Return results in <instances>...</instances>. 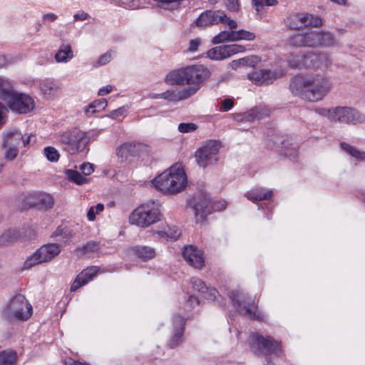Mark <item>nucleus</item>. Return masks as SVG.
Returning <instances> with one entry per match:
<instances>
[{"mask_svg": "<svg viewBox=\"0 0 365 365\" xmlns=\"http://www.w3.org/2000/svg\"><path fill=\"white\" fill-rule=\"evenodd\" d=\"M197 125L193 123H181L178 125V130L182 133H187L195 131Z\"/></svg>", "mask_w": 365, "mask_h": 365, "instance_id": "nucleus-50", "label": "nucleus"}, {"mask_svg": "<svg viewBox=\"0 0 365 365\" xmlns=\"http://www.w3.org/2000/svg\"><path fill=\"white\" fill-rule=\"evenodd\" d=\"M104 210V205L98 203L96 206H92L89 208L87 212V217L89 221H93L96 219V215L99 214Z\"/></svg>", "mask_w": 365, "mask_h": 365, "instance_id": "nucleus-46", "label": "nucleus"}, {"mask_svg": "<svg viewBox=\"0 0 365 365\" xmlns=\"http://www.w3.org/2000/svg\"><path fill=\"white\" fill-rule=\"evenodd\" d=\"M187 207L193 211L197 222L203 221L212 211H220L225 208L224 204L220 202H212L210 196L202 190L195 193L187 200Z\"/></svg>", "mask_w": 365, "mask_h": 365, "instance_id": "nucleus-7", "label": "nucleus"}, {"mask_svg": "<svg viewBox=\"0 0 365 365\" xmlns=\"http://www.w3.org/2000/svg\"><path fill=\"white\" fill-rule=\"evenodd\" d=\"M282 147L284 148V150L283 151V154L289 158L290 159L294 160L298 155V150L296 148V147H293L291 148H288L286 147V145L287 144L286 141H282L281 142Z\"/></svg>", "mask_w": 365, "mask_h": 365, "instance_id": "nucleus-49", "label": "nucleus"}, {"mask_svg": "<svg viewBox=\"0 0 365 365\" xmlns=\"http://www.w3.org/2000/svg\"><path fill=\"white\" fill-rule=\"evenodd\" d=\"M210 76L209 69L202 64H195L175 69L169 72L165 82L171 86L191 85L187 88H195L197 91L200 85Z\"/></svg>", "mask_w": 365, "mask_h": 365, "instance_id": "nucleus-2", "label": "nucleus"}, {"mask_svg": "<svg viewBox=\"0 0 365 365\" xmlns=\"http://www.w3.org/2000/svg\"><path fill=\"white\" fill-rule=\"evenodd\" d=\"M185 319L180 315H175L173 317L174 330L172 337L170 339L168 346L170 349H175L179 346L183 341V334L185 331Z\"/></svg>", "mask_w": 365, "mask_h": 365, "instance_id": "nucleus-19", "label": "nucleus"}, {"mask_svg": "<svg viewBox=\"0 0 365 365\" xmlns=\"http://www.w3.org/2000/svg\"><path fill=\"white\" fill-rule=\"evenodd\" d=\"M131 251L138 258L145 262L154 258L156 255L154 248L145 245L134 246Z\"/></svg>", "mask_w": 365, "mask_h": 365, "instance_id": "nucleus-27", "label": "nucleus"}, {"mask_svg": "<svg viewBox=\"0 0 365 365\" xmlns=\"http://www.w3.org/2000/svg\"><path fill=\"white\" fill-rule=\"evenodd\" d=\"M250 348L258 356H264L267 361H271L272 356H278L282 351V343L272 336H264L259 333H253L250 336Z\"/></svg>", "mask_w": 365, "mask_h": 365, "instance_id": "nucleus-8", "label": "nucleus"}, {"mask_svg": "<svg viewBox=\"0 0 365 365\" xmlns=\"http://www.w3.org/2000/svg\"><path fill=\"white\" fill-rule=\"evenodd\" d=\"M67 178L71 182L76 183V185H84L88 182V179L83 176L78 171L75 170L68 169L65 172Z\"/></svg>", "mask_w": 365, "mask_h": 365, "instance_id": "nucleus-34", "label": "nucleus"}, {"mask_svg": "<svg viewBox=\"0 0 365 365\" xmlns=\"http://www.w3.org/2000/svg\"><path fill=\"white\" fill-rule=\"evenodd\" d=\"M334 111V108H331L330 109L327 108H318L316 109V112L319 113L320 115L322 116H327L328 119L331 121V112Z\"/></svg>", "mask_w": 365, "mask_h": 365, "instance_id": "nucleus-60", "label": "nucleus"}, {"mask_svg": "<svg viewBox=\"0 0 365 365\" xmlns=\"http://www.w3.org/2000/svg\"><path fill=\"white\" fill-rule=\"evenodd\" d=\"M273 191L263 187H257L247 192L246 197L252 202L267 200L272 198Z\"/></svg>", "mask_w": 365, "mask_h": 365, "instance_id": "nucleus-26", "label": "nucleus"}, {"mask_svg": "<svg viewBox=\"0 0 365 365\" xmlns=\"http://www.w3.org/2000/svg\"><path fill=\"white\" fill-rule=\"evenodd\" d=\"M153 184L158 190L175 194L181 192L187 185L186 174L180 166L173 165L158 175Z\"/></svg>", "mask_w": 365, "mask_h": 365, "instance_id": "nucleus-3", "label": "nucleus"}, {"mask_svg": "<svg viewBox=\"0 0 365 365\" xmlns=\"http://www.w3.org/2000/svg\"><path fill=\"white\" fill-rule=\"evenodd\" d=\"M125 110L123 107L113 110L110 112V116L113 118H116L119 116L123 115L124 114Z\"/></svg>", "mask_w": 365, "mask_h": 365, "instance_id": "nucleus-63", "label": "nucleus"}, {"mask_svg": "<svg viewBox=\"0 0 365 365\" xmlns=\"http://www.w3.org/2000/svg\"><path fill=\"white\" fill-rule=\"evenodd\" d=\"M45 262L40 255L38 250L30 257H29L24 262V269H29L34 266Z\"/></svg>", "mask_w": 365, "mask_h": 365, "instance_id": "nucleus-40", "label": "nucleus"}, {"mask_svg": "<svg viewBox=\"0 0 365 365\" xmlns=\"http://www.w3.org/2000/svg\"><path fill=\"white\" fill-rule=\"evenodd\" d=\"M41 257L47 262L59 255L61 251V245L57 243H48L38 249Z\"/></svg>", "mask_w": 365, "mask_h": 365, "instance_id": "nucleus-25", "label": "nucleus"}, {"mask_svg": "<svg viewBox=\"0 0 365 365\" xmlns=\"http://www.w3.org/2000/svg\"><path fill=\"white\" fill-rule=\"evenodd\" d=\"M107 104V101L104 98L96 100L84 108V113L88 117H90V108H92L91 113H95L103 110Z\"/></svg>", "mask_w": 365, "mask_h": 365, "instance_id": "nucleus-36", "label": "nucleus"}, {"mask_svg": "<svg viewBox=\"0 0 365 365\" xmlns=\"http://www.w3.org/2000/svg\"><path fill=\"white\" fill-rule=\"evenodd\" d=\"M112 91V86L110 85H108L106 86L102 87L98 91V95L103 96L110 93Z\"/></svg>", "mask_w": 365, "mask_h": 365, "instance_id": "nucleus-64", "label": "nucleus"}, {"mask_svg": "<svg viewBox=\"0 0 365 365\" xmlns=\"http://www.w3.org/2000/svg\"><path fill=\"white\" fill-rule=\"evenodd\" d=\"M225 4L231 11H237L239 9V0H225Z\"/></svg>", "mask_w": 365, "mask_h": 365, "instance_id": "nucleus-57", "label": "nucleus"}, {"mask_svg": "<svg viewBox=\"0 0 365 365\" xmlns=\"http://www.w3.org/2000/svg\"><path fill=\"white\" fill-rule=\"evenodd\" d=\"M200 43V39L197 38V39L190 40V41L189 43L188 51L190 52L196 51L198 48Z\"/></svg>", "mask_w": 365, "mask_h": 365, "instance_id": "nucleus-61", "label": "nucleus"}, {"mask_svg": "<svg viewBox=\"0 0 365 365\" xmlns=\"http://www.w3.org/2000/svg\"><path fill=\"white\" fill-rule=\"evenodd\" d=\"M256 115L255 108H254L244 114L243 119L247 121H254L257 119Z\"/></svg>", "mask_w": 365, "mask_h": 365, "instance_id": "nucleus-59", "label": "nucleus"}, {"mask_svg": "<svg viewBox=\"0 0 365 365\" xmlns=\"http://www.w3.org/2000/svg\"><path fill=\"white\" fill-rule=\"evenodd\" d=\"M38 86L44 98L48 99L56 96L60 89L58 81L52 78L41 80Z\"/></svg>", "mask_w": 365, "mask_h": 365, "instance_id": "nucleus-23", "label": "nucleus"}, {"mask_svg": "<svg viewBox=\"0 0 365 365\" xmlns=\"http://www.w3.org/2000/svg\"><path fill=\"white\" fill-rule=\"evenodd\" d=\"M34 197L35 202H29L30 207H38L40 209L48 210L54 205V198L51 194L38 193L29 195L28 197Z\"/></svg>", "mask_w": 365, "mask_h": 365, "instance_id": "nucleus-24", "label": "nucleus"}, {"mask_svg": "<svg viewBox=\"0 0 365 365\" xmlns=\"http://www.w3.org/2000/svg\"><path fill=\"white\" fill-rule=\"evenodd\" d=\"M341 148L356 159L365 160V152L358 150L356 148L350 145L347 143L341 142L340 143Z\"/></svg>", "mask_w": 365, "mask_h": 365, "instance_id": "nucleus-37", "label": "nucleus"}, {"mask_svg": "<svg viewBox=\"0 0 365 365\" xmlns=\"http://www.w3.org/2000/svg\"><path fill=\"white\" fill-rule=\"evenodd\" d=\"M86 284V282L83 278H79V274L77 275L76 279L71 286V291L76 292L81 287Z\"/></svg>", "mask_w": 365, "mask_h": 365, "instance_id": "nucleus-56", "label": "nucleus"}, {"mask_svg": "<svg viewBox=\"0 0 365 365\" xmlns=\"http://www.w3.org/2000/svg\"><path fill=\"white\" fill-rule=\"evenodd\" d=\"M44 155L51 162H56L58 160L60 155L58 151L53 147H46L43 150Z\"/></svg>", "mask_w": 365, "mask_h": 365, "instance_id": "nucleus-44", "label": "nucleus"}, {"mask_svg": "<svg viewBox=\"0 0 365 365\" xmlns=\"http://www.w3.org/2000/svg\"><path fill=\"white\" fill-rule=\"evenodd\" d=\"M289 43L295 47H329L334 45V37L329 31L309 29L305 33L291 36Z\"/></svg>", "mask_w": 365, "mask_h": 365, "instance_id": "nucleus-6", "label": "nucleus"}, {"mask_svg": "<svg viewBox=\"0 0 365 365\" xmlns=\"http://www.w3.org/2000/svg\"><path fill=\"white\" fill-rule=\"evenodd\" d=\"M52 237H61L63 242H67L71 237V232L66 227H58Z\"/></svg>", "mask_w": 365, "mask_h": 365, "instance_id": "nucleus-47", "label": "nucleus"}, {"mask_svg": "<svg viewBox=\"0 0 365 365\" xmlns=\"http://www.w3.org/2000/svg\"><path fill=\"white\" fill-rule=\"evenodd\" d=\"M132 146L135 157L148 156L151 151L149 145L142 143H132Z\"/></svg>", "mask_w": 365, "mask_h": 365, "instance_id": "nucleus-39", "label": "nucleus"}, {"mask_svg": "<svg viewBox=\"0 0 365 365\" xmlns=\"http://www.w3.org/2000/svg\"><path fill=\"white\" fill-rule=\"evenodd\" d=\"M225 41H235V31H222L213 37V44H219Z\"/></svg>", "mask_w": 365, "mask_h": 365, "instance_id": "nucleus-38", "label": "nucleus"}, {"mask_svg": "<svg viewBox=\"0 0 365 365\" xmlns=\"http://www.w3.org/2000/svg\"><path fill=\"white\" fill-rule=\"evenodd\" d=\"M297 57L301 58L302 67L310 68L319 66L317 63V53H316L312 51L307 52V53H300Z\"/></svg>", "mask_w": 365, "mask_h": 365, "instance_id": "nucleus-30", "label": "nucleus"}, {"mask_svg": "<svg viewBox=\"0 0 365 365\" xmlns=\"http://www.w3.org/2000/svg\"><path fill=\"white\" fill-rule=\"evenodd\" d=\"M33 308L24 295L17 294L7 302L1 312V317L9 322L27 321L32 315Z\"/></svg>", "mask_w": 365, "mask_h": 365, "instance_id": "nucleus-5", "label": "nucleus"}, {"mask_svg": "<svg viewBox=\"0 0 365 365\" xmlns=\"http://www.w3.org/2000/svg\"><path fill=\"white\" fill-rule=\"evenodd\" d=\"M300 53L297 54L291 53L287 59V63L289 66L292 68H302V64H301V58H298L297 56Z\"/></svg>", "mask_w": 365, "mask_h": 365, "instance_id": "nucleus-51", "label": "nucleus"}, {"mask_svg": "<svg viewBox=\"0 0 365 365\" xmlns=\"http://www.w3.org/2000/svg\"><path fill=\"white\" fill-rule=\"evenodd\" d=\"M22 140V134L17 130H13L4 133L2 148L5 150L4 158L7 160H13L19 153V145Z\"/></svg>", "mask_w": 365, "mask_h": 365, "instance_id": "nucleus-15", "label": "nucleus"}, {"mask_svg": "<svg viewBox=\"0 0 365 365\" xmlns=\"http://www.w3.org/2000/svg\"><path fill=\"white\" fill-rule=\"evenodd\" d=\"M289 88L294 95L314 102L322 99L329 92L331 83L323 76L306 78L299 75L291 80Z\"/></svg>", "mask_w": 365, "mask_h": 365, "instance_id": "nucleus-1", "label": "nucleus"}, {"mask_svg": "<svg viewBox=\"0 0 365 365\" xmlns=\"http://www.w3.org/2000/svg\"><path fill=\"white\" fill-rule=\"evenodd\" d=\"M80 170L85 176L89 175L94 171L93 165L89 163H83L80 166Z\"/></svg>", "mask_w": 365, "mask_h": 365, "instance_id": "nucleus-55", "label": "nucleus"}, {"mask_svg": "<svg viewBox=\"0 0 365 365\" xmlns=\"http://www.w3.org/2000/svg\"><path fill=\"white\" fill-rule=\"evenodd\" d=\"M190 283L193 289L201 293L207 299L215 300L219 294L218 291L215 288L208 287L202 279L197 277H192Z\"/></svg>", "mask_w": 365, "mask_h": 365, "instance_id": "nucleus-22", "label": "nucleus"}, {"mask_svg": "<svg viewBox=\"0 0 365 365\" xmlns=\"http://www.w3.org/2000/svg\"><path fill=\"white\" fill-rule=\"evenodd\" d=\"M157 200L148 202L137 207L130 215V221L138 227H147L160 220L161 213Z\"/></svg>", "mask_w": 365, "mask_h": 365, "instance_id": "nucleus-9", "label": "nucleus"}, {"mask_svg": "<svg viewBox=\"0 0 365 365\" xmlns=\"http://www.w3.org/2000/svg\"><path fill=\"white\" fill-rule=\"evenodd\" d=\"M90 18V16L83 11L73 15L74 21H84Z\"/></svg>", "mask_w": 365, "mask_h": 365, "instance_id": "nucleus-62", "label": "nucleus"}, {"mask_svg": "<svg viewBox=\"0 0 365 365\" xmlns=\"http://www.w3.org/2000/svg\"><path fill=\"white\" fill-rule=\"evenodd\" d=\"M245 47L238 44L223 45L211 48L207 51V56L212 60H222L231 56L242 53Z\"/></svg>", "mask_w": 365, "mask_h": 365, "instance_id": "nucleus-17", "label": "nucleus"}, {"mask_svg": "<svg viewBox=\"0 0 365 365\" xmlns=\"http://www.w3.org/2000/svg\"><path fill=\"white\" fill-rule=\"evenodd\" d=\"M17 359L16 352L13 350L0 351V365H14Z\"/></svg>", "mask_w": 365, "mask_h": 365, "instance_id": "nucleus-35", "label": "nucleus"}, {"mask_svg": "<svg viewBox=\"0 0 365 365\" xmlns=\"http://www.w3.org/2000/svg\"><path fill=\"white\" fill-rule=\"evenodd\" d=\"M14 93L10 82L0 78V98L7 103Z\"/></svg>", "mask_w": 365, "mask_h": 365, "instance_id": "nucleus-31", "label": "nucleus"}, {"mask_svg": "<svg viewBox=\"0 0 365 365\" xmlns=\"http://www.w3.org/2000/svg\"><path fill=\"white\" fill-rule=\"evenodd\" d=\"M196 93L197 88H184L178 91H167L160 94H158V96L169 101L177 102L187 99L195 95Z\"/></svg>", "mask_w": 365, "mask_h": 365, "instance_id": "nucleus-21", "label": "nucleus"}, {"mask_svg": "<svg viewBox=\"0 0 365 365\" xmlns=\"http://www.w3.org/2000/svg\"><path fill=\"white\" fill-rule=\"evenodd\" d=\"M113 53V51L112 50H109L104 54H102L98 58V64L99 66H103L110 62L112 58Z\"/></svg>", "mask_w": 365, "mask_h": 365, "instance_id": "nucleus-53", "label": "nucleus"}, {"mask_svg": "<svg viewBox=\"0 0 365 365\" xmlns=\"http://www.w3.org/2000/svg\"><path fill=\"white\" fill-rule=\"evenodd\" d=\"M100 249V242L91 240L88 241L85 245L78 247L75 250V253L78 256H82L86 253H93Z\"/></svg>", "mask_w": 365, "mask_h": 365, "instance_id": "nucleus-33", "label": "nucleus"}, {"mask_svg": "<svg viewBox=\"0 0 365 365\" xmlns=\"http://www.w3.org/2000/svg\"><path fill=\"white\" fill-rule=\"evenodd\" d=\"M234 106V101L231 98H225L221 101L220 111L225 112L231 110Z\"/></svg>", "mask_w": 365, "mask_h": 365, "instance_id": "nucleus-54", "label": "nucleus"}, {"mask_svg": "<svg viewBox=\"0 0 365 365\" xmlns=\"http://www.w3.org/2000/svg\"><path fill=\"white\" fill-rule=\"evenodd\" d=\"M221 144L217 140H208L198 148L195 154L197 164L203 168L212 165L219 160Z\"/></svg>", "mask_w": 365, "mask_h": 365, "instance_id": "nucleus-12", "label": "nucleus"}, {"mask_svg": "<svg viewBox=\"0 0 365 365\" xmlns=\"http://www.w3.org/2000/svg\"><path fill=\"white\" fill-rule=\"evenodd\" d=\"M331 113V121L335 123L356 125L365 120L364 115L351 107L337 106L334 108V111Z\"/></svg>", "mask_w": 365, "mask_h": 365, "instance_id": "nucleus-13", "label": "nucleus"}, {"mask_svg": "<svg viewBox=\"0 0 365 365\" xmlns=\"http://www.w3.org/2000/svg\"><path fill=\"white\" fill-rule=\"evenodd\" d=\"M73 57V51L69 44L63 43L55 55L57 62H67Z\"/></svg>", "mask_w": 365, "mask_h": 365, "instance_id": "nucleus-32", "label": "nucleus"}, {"mask_svg": "<svg viewBox=\"0 0 365 365\" xmlns=\"http://www.w3.org/2000/svg\"><path fill=\"white\" fill-rule=\"evenodd\" d=\"M20 237L19 230L9 229L0 236V246H8L16 242Z\"/></svg>", "mask_w": 365, "mask_h": 365, "instance_id": "nucleus-29", "label": "nucleus"}, {"mask_svg": "<svg viewBox=\"0 0 365 365\" xmlns=\"http://www.w3.org/2000/svg\"><path fill=\"white\" fill-rule=\"evenodd\" d=\"M331 58L330 56L327 53H317V63L319 66L320 65L325 67L328 66L331 63Z\"/></svg>", "mask_w": 365, "mask_h": 365, "instance_id": "nucleus-52", "label": "nucleus"}, {"mask_svg": "<svg viewBox=\"0 0 365 365\" xmlns=\"http://www.w3.org/2000/svg\"><path fill=\"white\" fill-rule=\"evenodd\" d=\"M256 111V117L257 120L262 119L264 117H267L269 114V110L262 108V107H255Z\"/></svg>", "mask_w": 365, "mask_h": 365, "instance_id": "nucleus-58", "label": "nucleus"}, {"mask_svg": "<svg viewBox=\"0 0 365 365\" xmlns=\"http://www.w3.org/2000/svg\"><path fill=\"white\" fill-rule=\"evenodd\" d=\"M228 296L240 314L252 320L262 319L263 314L258 311L255 299L239 290L230 292Z\"/></svg>", "mask_w": 365, "mask_h": 365, "instance_id": "nucleus-10", "label": "nucleus"}, {"mask_svg": "<svg viewBox=\"0 0 365 365\" xmlns=\"http://www.w3.org/2000/svg\"><path fill=\"white\" fill-rule=\"evenodd\" d=\"M182 256L190 266L196 269H201L204 265V258L201 252L192 245L184 247Z\"/></svg>", "mask_w": 365, "mask_h": 365, "instance_id": "nucleus-20", "label": "nucleus"}, {"mask_svg": "<svg viewBox=\"0 0 365 365\" xmlns=\"http://www.w3.org/2000/svg\"><path fill=\"white\" fill-rule=\"evenodd\" d=\"M157 234L160 237H166L173 240H177L180 235V232L178 229L170 227H168L167 230L158 231Z\"/></svg>", "mask_w": 365, "mask_h": 365, "instance_id": "nucleus-42", "label": "nucleus"}, {"mask_svg": "<svg viewBox=\"0 0 365 365\" xmlns=\"http://www.w3.org/2000/svg\"><path fill=\"white\" fill-rule=\"evenodd\" d=\"M116 155L120 163H125L130 157H135L132 143H126L116 149Z\"/></svg>", "mask_w": 365, "mask_h": 365, "instance_id": "nucleus-28", "label": "nucleus"}, {"mask_svg": "<svg viewBox=\"0 0 365 365\" xmlns=\"http://www.w3.org/2000/svg\"><path fill=\"white\" fill-rule=\"evenodd\" d=\"M8 103L9 108L18 113H27L34 107V100L28 95L15 92Z\"/></svg>", "mask_w": 365, "mask_h": 365, "instance_id": "nucleus-16", "label": "nucleus"}, {"mask_svg": "<svg viewBox=\"0 0 365 365\" xmlns=\"http://www.w3.org/2000/svg\"><path fill=\"white\" fill-rule=\"evenodd\" d=\"M260 61L261 58L259 56L254 55L240 58V61L242 62V66L250 67H254Z\"/></svg>", "mask_w": 365, "mask_h": 365, "instance_id": "nucleus-48", "label": "nucleus"}, {"mask_svg": "<svg viewBox=\"0 0 365 365\" xmlns=\"http://www.w3.org/2000/svg\"><path fill=\"white\" fill-rule=\"evenodd\" d=\"M256 36L254 33L246 30L235 31V41L240 40L253 41Z\"/></svg>", "mask_w": 365, "mask_h": 365, "instance_id": "nucleus-43", "label": "nucleus"}, {"mask_svg": "<svg viewBox=\"0 0 365 365\" xmlns=\"http://www.w3.org/2000/svg\"><path fill=\"white\" fill-rule=\"evenodd\" d=\"M98 272V267L96 266H91L83 269L79 274V278L83 279L87 284L88 282L93 279V278L97 274Z\"/></svg>", "mask_w": 365, "mask_h": 365, "instance_id": "nucleus-41", "label": "nucleus"}, {"mask_svg": "<svg viewBox=\"0 0 365 365\" xmlns=\"http://www.w3.org/2000/svg\"><path fill=\"white\" fill-rule=\"evenodd\" d=\"M97 137L96 132H84L74 128L59 135L58 141L64 150L71 155H76L81 152H88V144Z\"/></svg>", "mask_w": 365, "mask_h": 365, "instance_id": "nucleus-4", "label": "nucleus"}, {"mask_svg": "<svg viewBox=\"0 0 365 365\" xmlns=\"http://www.w3.org/2000/svg\"><path fill=\"white\" fill-rule=\"evenodd\" d=\"M280 75L268 69L256 70L248 74V78L257 86L272 84Z\"/></svg>", "mask_w": 365, "mask_h": 365, "instance_id": "nucleus-18", "label": "nucleus"}, {"mask_svg": "<svg viewBox=\"0 0 365 365\" xmlns=\"http://www.w3.org/2000/svg\"><path fill=\"white\" fill-rule=\"evenodd\" d=\"M286 24L290 29L299 30L303 27H317L322 25V20L318 16L307 13L290 14L286 20Z\"/></svg>", "mask_w": 365, "mask_h": 365, "instance_id": "nucleus-14", "label": "nucleus"}, {"mask_svg": "<svg viewBox=\"0 0 365 365\" xmlns=\"http://www.w3.org/2000/svg\"><path fill=\"white\" fill-rule=\"evenodd\" d=\"M277 4V0H252V4L257 11L263 9L265 6H274Z\"/></svg>", "mask_w": 365, "mask_h": 365, "instance_id": "nucleus-45", "label": "nucleus"}, {"mask_svg": "<svg viewBox=\"0 0 365 365\" xmlns=\"http://www.w3.org/2000/svg\"><path fill=\"white\" fill-rule=\"evenodd\" d=\"M219 24H227L231 30L237 27V21L230 19L225 12L222 10H206L195 21L196 26L200 29H205Z\"/></svg>", "mask_w": 365, "mask_h": 365, "instance_id": "nucleus-11", "label": "nucleus"}]
</instances>
